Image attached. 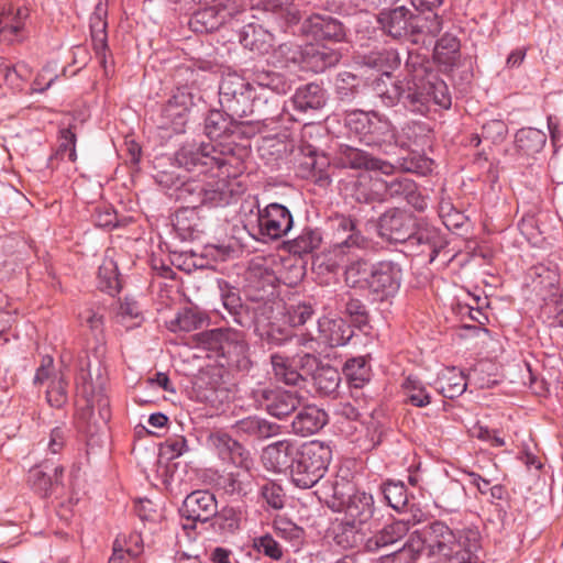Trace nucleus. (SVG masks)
<instances>
[{"label":"nucleus","mask_w":563,"mask_h":563,"mask_svg":"<svg viewBox=\"0 0 563 563\" xmlns=\"http://www.w3.org/2000/svg\"><path fill=\"white\" fill-rule=\"evenodd\" d=\"M257 89L287 93L291 89V84L283 74L274 70L256 69L251 80L236 73H228L222 76L219 84V100L232 115L239 119L247 118L252 112L251 99Z\"/></svg>","instance_id":"1"},{"label":"nucleus","mask_w":563,"mask_h":563,"mask_svg":"<svg viewBox=\"0 0 563 563\" xmlns=\"http://www.w3.org/2000/svg\"><path fill=\"white\" fill-rule=\"evenodd\" d=\"M221 300L232 321L254 333L271 345H283L290 336L288 329L273 321L274 302L253 297L250 305H243L239 292L232 288L222 289Z\"/></svg>","instance_id":"2"},{"label":"nucleus","mask_w":563,"mask_h":563,"mask_svg":"<svg viewBox=\"0 0 563 563\" xmlns=\"http://www.w3.org/2000/svg\"><path fill=\"white\" fill-rule=\"evenodd\" d=\"M157 183L167 190V195L181 203V209L196 211L201 207L217 208L231 203L234 197L232 185L227 178L211 181L186 179L173 173H161Z\"/></svg>","instance_id":"3"},{"label":"nucleus","mask_w":563,"mask_h":563,"mask_svg":"<svg viewBox=\"0 0 563 563\" xmlns=\"http://www.w3.org/2000/svg\"><path fill=\"white\" fill-rule=\"evenodd\" d=\"M481 549L482 536L476 527L453 530L440 520L427 526L428 555L438 556L444 563L464 562Z\"/></svg>","instance_id":"4"},{"label":"nucleus","mask_w":563,"mask_h":563,"mask_svg":"<svg viewBox=\"0 0 563 563\" xmlns=\"http://www.w3.org/2000/svg\"><path fill=\"white\" fill-rule=\"evenodd\" d=\"M349 134L365 146L377 148L385 154L397 147V131L391 121L377 111H353L345 117Z\"/></svg>","instance_id":"5"},{"label":"nucleus","mask_w":563,"mask_h":563,"mask_svg":"<svg viewBox=\"0 0 563 563\" xmlns=\"http://www.w3.org/2000/svg\"><path fill=\"white\" fill-rule=\"evenodd\" d=\"M78 368L75 378L77 394L86 400L91 413L97 409L100 419L107 423L110 420V400L104 394L107 384V366L103 364V347L96 350V361L87 357Z\"/></svg>","instance_id":"6"},{"label":"nucleus","mask_w":563,"mask_h":563,"mask_svg":"<svg viewBox=\"0 0 563 563\" xmlns=\"http://www.w3.org/2000/svg\"><path fill=\"white\" fill-rule=\"evenodd\" d=\"M235 159L233 150L219 148L211 142L185 143L176 153L175 161L179 167L198 175H207L213 170L230 175L228 166Z\"/></svg>","instance_id":"7"},{"label":"nucleus","mask_w":563,"mask_h":563,"mask_svg":"<svg viewBox=\"0 0 563 563\" xmlns=\"http://www.w3.org/2000/svg\"><path fill=\"white\" fill-rule=\"evenodd\" d=\"M331 460L332 449L329 443L319 440L302 443L290 472L292 484L301 489L313 487L323 478Z\"/></svg>","instance_id":"8"},{"label":"nucleus","mask_w":563,"mask_h":563,"mask_svg":"<svg viewBox=\"0 0 563 563\" xmlns=\"http://www.w3.org/2000/svg\"><path fill=\"white\" fill-rule=\"evenodd\" d=\"M249 397L257 409L265 410L269 416L279 420L295 412L301 399L296 391L265 383H257L252 387Z\"/></svg>","instance_id":"9"},{"label":"nucleus","mask_w":563,"mask_h":563,"mask_svg":"<svg viewBox=\"0 0 563 563\" xmlns=\"http://www.w3.org/2000/svg\"><path fill=\"white\" fill-rule=\"evenodd\" d=\"M402 280V268L394 261H379L373 264L367 285L376 300L385 301L397 295Z\"/></svg>","instance_id":"10"},{"label":"nucleus","mask_w":563,"mask_h":563,"mask_svg":"<svg viewBox=\"0 0 563 563\" xmlns=\"http://www.w3.org/2000/svg\"><path fill=\"white\" fill-rule=\"evenodd\" d=\"M218 501L209 490H195L186 496L179 515L185 530H195L197 523H206L217 515Z\"/></svg>","instance_id":"11"},{"label":"nucleus","mask_w":563,"mask_h":563,"mask_svg":"<svg viewBox=\"0 0 563 563\" xmlns=\"http://www.w3.org/2000/svg\"><path fill=\"white\" fill-rule=\"evenodd\" d=\"M294 225V218L289 209L280 203L273 202L257 212V240H278L285 236Z\"/></svg>","instance_id":"12"},{"label":"nucleus","mask_w":563,"mask_h":563,"mask_svg":"<svg viewBox=\"0 0 563 563\" xmlns=\"http://www.w3.org/2000/svg\"><path fill=\"white\" fill-rule=\"evenodd\" d=\"M417 218L400 208H390L380 214L377 222L378 235L389 243H405L413 235Z\"/></svg>","instance_id":"13"},{"label":"nucleus","mask_w":563,"mask_h":563,"mask_svg":"<svg viewBox=\"0 0 563 563\" xmlns=\"http://www.w3.org/2000/svg\"><path fill=\"white\" fill-rule=\"evenodd\" d=\"M426 69L420 67L415 73L402 78V90L399 103L405 109L417 114L429 112V93Z\"/></svg>","instance_id":"14"},{"label":"nucleus","mask_w":563,"mask_h":563,"mask_svg":"<svg viewBox=\"0 0 563 563\" xmlns=\"http://www.w3.org/2000/svg\"><path fill=\"white\" fill-rule=\"evenodd\" d=\"M271 363L278 382L290 386H300L305 382V377L298 368L312 369L317 366V356L306 353L288 358L280 354H272Z\"/></svg>","instance_id":"15"},{"label":"nucleus","mask_w":563,"mask_h":563,"mask_svg":"<svg viewBox=\"0 0 563 563\" xmlns=\"http://www.w3.org/2000/svg\"><path fill=\"white\" fill-rule=\"evenodd\" d=\"M302 158L298 163V174L306 179L312 180L320 187H327L331 184L329 175L330 159L318 148L310 144L300 147Z\"/></svg>","instance_id":"16"},{"label":"nucleus","mask_w":563,"mask_h":563,"mask_svg":"<svg viewBox=\"0 0 563 563\" xmlns=\"http://www.w3.org/2000/svg\"><path fill=\"white\" fill-rule=\"evenodd\" d=\"M279 95L272 90H255L250 104L252 112L247 115L251 119L245 123L268 126L278 121L284 111Z\"/></svg>","instance_id":"17"},{"label":"nucleus","mask_w":563,"mask_h":563,"mask_svg":"<svg viewBox=\"0 0 563 563\" xmlns=\"http://www.w3.org/2000/svg\"><path fill=\"white\" fill-rule=\"evenodd\" d=\"M64 467L47 461L29 471L27 483L31 489L41 497L57 495L63 484Z\"/></svg>","instance_id":"18"},{"label":"nucleus","mask_w":563,"mask_h":563,"mask_svg":"<svg viewBox=\"0 0 563 563\" xmlns=\"http://www.w3.org/2000/svg\"><path fill=\"white\" fill-rule=\"evenodd\" d=\"M233 16V9L224 3L201 5L189 18L188 26L195 33H211L219 30Z\"/></svg>","instance_id":"19"},{"label":"nucleus","mask_w":563,"mask_h":563,"mask_svg":"<svg viewBox=\"0 0 563 563\" xmlns=\"http://www.w3.org/2000/svg\"><path fill=\"white\" fill-rule=\"evenodd\" d=\"M207 445L216 452L222 461H229L236 467L252 465L250 452L231 435L223 432H212L207 437Z\"/></svg>","instance_id":"20"},{"label":"nucleus","mask_w":563,"mask_h":563,"mask_svg":"<svg viewBox=\"0 0 563 563\" xmlns=\"http://www.w3.org/2000/svg\"><path fill=\"white\" fill-rule=\"evenodd\" d=\"M301 31L316 41L340 43L345 38L343 24L338 19L328 14H311L302 22Z\"/></svg>","instance_id":"21"},{"label":"nucleus","mask_w":563,"mask_h":563,"mask_svg":"<svg viewBox=\"0 0 563 563\" xmlns=\"http://www.w3.org/2000/svg\"><path fill=\"white\" fill-rule=\"evenodd\" d=\"M334 246L366 249L369 241L357 230L356 221L350 216L335 213L329 219Z\"/></svg>","instance_id":"22"},{"label":"nucleus","mask_w":563,"mask_h":563,"mask_svg":"<svg viewBox=\"0 0 563 563\" xmlns=\"http://www.w3.org/2000/svg\"><path fill=\"white\" fill-rule=\"evenodd\" d=\"M413 12L405 5L390 10H383L377 18L380 29L388 36L396 40H409L413 25Z\"/></svg>","instance_id":"23"},{"label":"nucleus","mask_w":563,"mask_h":563,"mask_svg":"<svg viewBox=\"0 0 563 563\" xmlns=\"http://www.w3.org/2000/svg\"><path fill=\"white\" fill-rule=\"evenodd\" d=\"M247 467H239L234 472H229L218 478V489L232 500L242 501L250 497L255 489L254 476Z\"/></svg>","instance_id":"24"},{"label":"nucleus","mask_w":563,"mask_h":563,"mask_svg":"<svg viewBox=\"0 0 563 563\" xmlns=\"http://www.w3.org/2000/svg\"><path fill=\"white\" fill-rule=\"evenodd\" d=\"M29 19L26 8L9 7L0 13V42L8 45L22 43L27 37L25 29Z\"/></svg>","instance_id":"25"},{"label":"nucleus","mask_w":563,"mask_h":563,"mask_svg":"<svg viewBox=\"0 0 563 563\" xmlns=\"http://www.w3.org/2000/svg\"><path fill=\"white\" fill-rule=\"evenodd\" d=\"M298 448L291 440L284 439L268 444L262 453L265 467L275 473L291 471Z\"/></svg>","instance_id":"26"},{"label":"nucleus","mask_w":563,"mask_h":563,"mask_svg":"<svg viewBox=\"0 0 563 563\" xmlns=\"http://www.w3.org/2000/svg\"><path fill=\"white\" fill-rule=\"evenodd\" d=\"M341 58V52L331 45L309 43L303 45L302 69L311 70L316 74L323 73L328 68L335 66Z\"/></svg>","instance_id":"27"},{"label":"nucleus","mask_w":563,"mask_h":563,"mask_svg":"<svg viewBox=\"0 0 563 563\" xmlns=\"http://www.w3.org/2000/svg\"><path fill=\"white\" fill-rule=\"evenodd\" d=\"M274 307L275 312L273 321L288 329L290 332V336L287 341L292 336L290 328L303 325L316 312L314 303L311 300L294 302L286 307H283L282 303H274Z\"/></svg>","instance_id":"28"},{"label":"nucleus","mask_w":563,"mask_h":563,"mask_svg":"<svg viewBox=\"0 0 563 563\" xmlns=\"http://www.w3.org/2000/svg\"><path fill=\"white\" fill-rule=\"evenodd\" d=\"M189 104L190 98L186 93L174 95L162 108L159 126L176 133L183 132L188 121Z\"/></svg>","instance_id":"29"},{"label":"nucleus","mask_w":563,"mask_h":563,"mask_svg":"<svg viewBox=\"0 0 563 563\" xmlns=\"http://www.w3.org/2000/svg\"><path fill=\"white\" fill-rule=\"evenodd\" d=\"M107 8L99 2L95 7V11L91 13L89 19L90 35L92 41V47L100 65L107 70V52L108 46V34H107Z\"/></svg>","instance_id":"30"},{"label":"nucleus","mask_w":563,"mask_h":563,"mask_svg":"<svg viewBox=\"0 0 563 563\" xmlns=\"http://www.w3.org/2000/svg\"><path fill=\"white\" fill-rule=\"evenodd\" d=\"M239 42L242 46L260 55L267 54L274 46L275 36L271 30L264 25L250 22L245 24L238 33Z\"/></svg>","instance_id":"31"},{"label":"nucleus","mask_w":563,"mask_h":563,"mask_svg":"<svg viewBox=\"0 0 563 563\" xmlns=\"http://www.w3.org/2000/svg\"><path fill=\"white\" fill-rule=\"evenodd\" d=\"M354 492L355 487L350 481L344 477H335L323 482L317 494H319V499L323 500L332 511L341 512Z\"/></svg>","instance_id":"32"},{"label":"nucleus","mask_w":563,"mask_h":563,"mask_svg":"<svg viewBox=\"0 0 563 563\" xmlns=\"http://www.w3.org/2000/svg\"><path fill=\"white\" fill-rule=\"evenodd\" d=\"M386 195L398 201H406L417 211H423L427 208V201L420 194L417 184L408 177H396L385 183Z\"/></svg>","instance_id":"33"},{"label":"nucleus","mask_w":563,"mask_h":563,"mask_svg":"<svg viewBox=\"0 0 563 563\" xmlns=\"http://www.w3.org/2000/svg\"><path fill=\"white\" fill-rule=\"evenodd\" d=\"M320 339L329 346H343L353 338V329L340 317L322 316L318 319Z\"/></svg>","instance_id":"34"},{"label":"nucleus","mask_w":563,"mask_h":563,"mask_svg":"<svg viewBox=\"0 0 563 563\" xmlns=\"http://www.w3.org/2000/svg\"><path fill=\"white\" fill-rule=\"evenodd\" d=\"M328 423L327 412L316 405L301 407L291 421V430L300 437L317 433Z\"/></svg>","instance_id":"35"},{"label":"nucleus","mask_w":563,"mask_h":563,"mask_svg":"<svg viewBox=\"0 0 563 563\" xmlns=\"http://www.w3.org/2000/svg\"><path fill=\"white\" fill-rule=\"evenodd\" d=\"M232 432L240 438L264 440L280 432V426L257 416H249L231 426Z\"/></svg>","instance_id":"36"},{"label":"nucleus","mask_w":563,"mask_h":563,"mask_svg":"<svg viewBox=\"0 0 563 563\" xmlns=\"http://www.w3.org/2000/svg\"><path fill=\"white\" fill-rule=\"evenodd\" d=\"M253 7L262 8L280 29L296 24L301 19L294 0H254Z\"/></svg>","instance_id":"37"},{"label":"nucleus","mask_w":563,"mask_h":563,"mask_svg":"<svg viewBox=\"0 0 563 563\" xmlns=\"http://www.w3.org/2000/svg\"><path fill=\"white\" fill-rule=\"evenodd\" d=\"M81 324L87 325L95 336V346L90 350L86 351L84 355H81L77 361V367L81 365V362H84L87 357H90L91 362L96 361V350L99 347V345H102L103 347V364H106V354H107V346L104 341V314L101 312L100 309H85L79 314Z\"/></svg>","instance_id":"38"},{"label":"nucleus","mask_w":563,"mask_h":563,"mask_svg":"<svg viewBox=\"0 0 563 563\" xmlns=\"http://www.w3.org/2000/svg\"><path fill=\"white\" fill-rule=\"evenodd\" d=\"M250 346L245 340L244 333L233 330L229 333V340L220 356L227 360L229 366L239 371H249L252 366L250 358Z\"/></svg>","instance_id":"39"},{"label":"nucleus","mask_w":563,"mask_h":563,"mask_svg":"<svg viewBox=\"0 0 563 563\" xmlns=\"http://www.w3.org/2000/svg\"><path fill=\"white\" fill-rule=\"evenodd\" d=\"M331 534L335 544L344 550L355 549L366 541L363 525L346 518L336 519L332 523Z\"/></svg>","instance_id":"40"},{"label":"nucleus","mask_w":563,"mask_h":563,"mask_svg":"<svg viewBox=\"0 0 563 563\" xmlns=\"http://www.w3.org/2000/svg\"><path fill=\"white\" fill-rule=\"evenodd\" d=\"M409 522L404 520H394L385 525L379 531L367 538L364 549L367 552H377L378 550L394 544L407 536Z\"/></svg>","instance_id":"41"},{"label":"nucleus","mask_w":563,"mask_h":563,"mask_svg":"<svg viewBox=\"0 0 563 563\" xmlns=\"http://www.w3.org/2000/svg\"><path fill=\"white\" fill-rule=\"evenodd\" d=\"M408 241L411 244L422 246L420 253L428 252L430 263L434 262L441 250L445 246V241L438 229L427 224H419L418 222L413 230V235Z\"/></svg>","instance_id":"42"},{"label":"nucleus","mask_w":563,"mask_h":563,"mask_svg":"<svg viewBox=\"0 0 563 563\" xmlns=\"http://www.w3.org/2000/svg\"><path fill=\"white\" fill-rule=\"evenodd\" d=\"M374 510L373 496L355 489L341 512H344V518L364 526L373 517Z\"/></svg>","instance_id":"43"},{"label":"nucleus","mask_w":563,"mask_h":563,"mask_svg":"<svg viewBox=\"0 0 563 563\" xmlns=\"http://www.w3.org/2000/svg\"><path fill=\"white\" fill-rule=\"evenodd\" d=\"M294 107L302 112L319 110L325 106L327 91L317 82H309L297 88L291 98Z\"/></svg>","instance_id":"44"},{"label":"nucleus","mask_w":563,"mask_h":563,"mask_svg":"<svg viewBox=\"0 0 563 563\" xmlns=\"http://www.w3.org/2000/svg\"><path fill=\"white\" fill-rule=\"evenodd\" d=\"M235 115L220 110H211L205 119V132L210 140L230 136L239 130Z\"/></svg>","instance_id":"45"},{"label":"nucleus","mask_w":563,"mask_h":563,"mask_svg":"<svg viewBox=\"0 0 563 563\" xmlns=\"http://www.w3.org/2000/svg\"><path fill=\"white\" fill-rule=\"evenodd\" d=\"M339 300L341 302H324L323 309L328 311L329 314L344 309V313L350 317L353 324L358 329H363L368 324V311L362 300L352 298L349 295L346 300L344 296H340Z\"/></svg>","instance_id":"46"},{"label":"nucleus","mask_w":563,"mask_h":563,"mask_svg":"<svg viewBox=\"0 0 563 563\" xmlns=\"http://www.w3.org/2000/svg\"><path fill=\"white\" fill-rule=\"evenodd\" d=\"M372 90L385 107L399 103L402 90V79H396L391 74L379 75L372 81Z\"/></svg>","instance_id":"47"},{"label":"nucleus","mask_w":563,"mask_h":563,"mask_svg":"<svg viewBox=\"0 0 563 563\" xmlns=\"http://www.w3.org/2000/svg\"><path fill=\"white\" fill-rule=\"evenodd\" d=\"M397 141L400 147L424 148L431 141V130L424 122L410 121L402 126Z\"/></svg>","instance_id":"48"},{"label":"nucleus","mask_w":563,"mask_h":563,"mask_svg":"<svg viewBox=\"0 0 563 563\" xmlns=\"http://www.w3.org/2000/svg\"><path fill=\"white\" fill-rule=\"evenodd\" d=\"M442 18L438 13L413 14L411 42L415 44L424 43V36L431 38L438 36L442 30Z\"/></svg>","instance_id":"49"},{"label":"nucleus","mask_w":563,"mask_h":563,"mask_svg":"<svg viewBox=\"0 0 563 563\" xmlns=\"http://www.w3.org/2000/svg\"><path fill=\"white\" fill-rule=\"evenodd\" d=\"M314 368L312 379L317 393L320 396H334L341 383L340 372L330 365H320L318 358Z\"/></svg>","instance_id":"50"},{"label":"nucleus","mask_w":563,"mask_h":563,"mask_svg":"<svg viewBox=\"0 0 563 563\" xmlns=\"http://www.w3.org/2000/svg\"><path fill=\"white\" fill-rule=\"evenodd\" d=\"M460 40L453 34L445 33L435 44L434 58L445 68H453L460 59Z\"/></svg>","instance_id":"51"},{"label":"nucleus","mask_w":563,"mask_h":563,"mask_svg":"<svg viewBox=\"0 0 563 563\" xmlns=\"http://www.w3.org/2000/svg\"><path fill=\"white\" fill-rule=\"evenodd\" d=\"M365 85L362 76L343 70L335 77V93L341 101H352L362 92Z\"/></svg>","instance_id":"52"},{"label":"nucleus","mask_w":563,"mask_h":563,"mask_svg":"<svg viewBox=\"0 0 563 563\" xmlns=\"http://www.w3.org/2000/svg\"><path fill=\"white\" fill-rule=\"evenodd\" d=\"M371 155L347 144H340L334 155V164L342 168L368 169Z\"/></svg>","instance_id":"53"},{"label":"nucleus","mask_w":563,"mask_h":563,"mask_svg":"<svg viewBox=\"0 0 563 563\" xmlns=\"http://www.w3.org/2000/svg\"><path fill=\"white\" fill-rule=\"evenodd\" d=\"M515 143L519 152L526 155H534L543 150L547 135L539 129L523 128L516 133Z\"/></svg>","instance_id":"54"},{"label":"nucleus","mask_w":563,"mask_h":563,"mask_svg":"<svg viewBox=\"0 0 563 563\" xmlns=\"http://www.w3.org/2000/svg\"><path fill=\"white\" fill-rule=\"evenodd\" d=\"M362 65L384 74H391V70L399 65V57L394 49H377L365 54L362 57Z\"/></svg>","instance_id":"55"},{"label":"nucleus","mask_w":563,"mask_h":563,"mask_svg":"<svg viewBox=\"0 0 563 563\" xmlns=\"http://www.w3.org/2000/svg\"><path fill=\"white\" fill-rule=\"evenodd\" d=\"M274 64L282 68L300 67L303 63V46L292 42L279 44L273 51Z\"/></svg>","instance_id":"56"},{"label":"nucleus","mask_w":563,"mask_h":563,"mask_svg":"<svg viewBox=\"0 0 563 563\" xmlns=\"http://www.w3.org/2000/svg\"><path fill=\"white\" fill-rule=\"evenodd\" d=\"M321 241V234L317 229L305 228L297 238L286 243V247L289 253L302 256L317 250Z\"/></svg>","instance_id":"57"},{"label":"nucleus","mask_w":563,"mask_h":563,"mask_svg":"<svg viewBox=\"0 0 563 563\" xmlns=\"http://www.w3.org/2000/svg\"><path fill=\"white\" fill-rule=\"evenodd\" d=\"M206 320V316L197 308H184L170 321L169 330L173 332H191L201 328Z\"/></svg>","instance_id":"58"},{"label":"nucleus","mask_w":563,"mask_h":563,"mask_svg":"<svg viewBox=\"0 0 563 563\" xmlns=\"http://www.w3.org/2000/svg\"><path fill=\"white\" fill-rule=\"evenodd\" d=\"M241 511L234 507L225 506L217 509V515L211 519V526L221 534H233L240 529Z\"/></svg>","instance_id":"59"},{"label":"nucleus","mask_w":563,"mask_h":563,"mask_svg":"<svg viewBox=\"0 0 563 563\" xmlns=\"http://www.w3.org/2000/svg\"><path fill=\"white\" fill-rule=\"evenodd\" d=\"M380 492L387 505L397 511L404 510L408 505L407 487L400 481H386L382 484Z\"/></svg>","instance_id":"60"},{"label":"nucleus","mask_w":563,"mask_h":563,"mask_svg":"<svg viewBox=\"0 0 563 563\" xmlns=\"http://www.w3.org/2000/svg\"><path fill=\"white\" fill-rule=\"evenodd\" d=\"M174 228L183 240H194L199 233L196 211L179 208L175 213Z\"/></svg>","instance_id":"61"},{"label":"nucleus","mask_w":563,"mask_h":563,"mask_svg":"<svg viewBox=\"0 0 563 563\" xmlns=\"http://www.w3.org/2000/svg\"><path fill=\"white\" fill-rule=\"evenodd\" d=\"M231 328H216L207 331H202L196 334V339L199 345L203 349L213 351L221 355L225 343L229 340V333H232Z\"/></svg>","instance_id":"62"},{"label":"nucleus","mask_w":563,"mask_h":563,"mask_svg":"<svg viewBox=\"0 0 563 563\" xmlns=\"http://www.w3.org/2000/svg\"><path fill=\"white\" fill-rule=\"evenodd\" d=\"M343 374L353 387L361 388L369 380L371 368L364 357H353L344 363Z\"/></svg>","instance_id":"63"},{"label":"nucleus","mask_w":563,"mask_h":563,"mask_svg":"<svg viewBox=\"0 0 563 563\" xmlns=\"http://www.w3.org/2000/svg\"><path fill=\"white\" fill-rule=\"evenodd\" d=\"M402 388L407 397V401L415 407L423 408L431 402V396L424 384L415 376H408L402 383Z\"/></svg>","instance_id":"64"}]
</instances>
